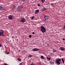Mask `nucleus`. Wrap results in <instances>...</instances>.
Listing matches in <instances>:
<instances>
[{
    "label": "nucleus",
    "mask_w": 65,
    "mask_h": 65,
    "mask_svg": "<svg viewBox=\"0 0 65 65\" xmlns=\"http://www.w3.org/2000/svg\"><path fill=\"white\" fill-rule=\"evenodd\" d=\"M41 30L42 33H45L46 32L45 28L42 26L41 27Z\"/></svg>",
    "instance_id": "nucleus-1"
},
{
    "label": "nucleus",
    "mask_w": 65,
    "mask_h": 65,
    "mask_svg": "<svg viewBox=\"0 0 65 65\" xmlns=\"http://www.w3.org/2000/svg\"><path fill=\"white\" fill-rule=\"evenodd\" d=\"M61 61V59L60 58H58L55 61L57 65H60L61 64V62H60Z\"/></svg>",
    "instance_id": "nucleus-2"
},
{
    "label": "nucleus",
    "mask_w": 65,
    "mask_h": 65,
    "mask_svg": "<svg viewBox=\"0 0 65 65\" xmlns=\"http://www.w3.org/2000/svg\"><path fill=\"white\" fill-rule=\"evenodd\" d=\"M23 7V5L19 7L18 8V9L17 10V11H21V9H22V8Z\"/></svg>",
    "instance_id": "nucleus-3"
},
{
    "label": "nucleus",
    "mask_w": 65,
    "mask_h": 65,
    "mask_svg": "<svg viewBox=\"0 0 65 65\" xmlns=\"http://www.w3.org/2000/svg\"><path fill=\"white\" fill-rule=\"evenodd\" d=\"M20 22L23 23H24L26 22V20L24 18H22L20 20Z\"/></svg>",
    "instance_id": "nucleus-4"
},
{
    "label": "nucleus",
    "mask_w": 65,
    "mask_h": 65,
    "mask_svg": "<svg viewBox=\"0 0 65 65\" xmlns=\"http://www.w3.org/2000/svg\"><path fill=\"white\" fill-rule=\"evenodd\" d=\"M12 17H13L12 15H10L8 17V19H9V20H12V19H13Z\"/></svg>",
    "instance_id": "nucleus-5"
},
{
    "label": "nucleus",
    "mask_w": 65,
    "mask_h": 65,
    "mask_svg": "<svg viewBox=\"0 0 65 65\" xmlns=\"http://www.w3.org/2000/svg\"><path fill=\"white\" fill-rule=\"evenodd\" d=\"M43 16L45 19H46V20H47L48 19V16H47V15H45V14H44Z\"/></svg>",
    "instance_id": "nucleus-6"
},
{
    "label": "nucleus",
    "mask_w": 65,
    "mask_h": 65,
    "mask_svg": "<svg viewBox=\"0 0 65 65\" xmlns=\"http://www.w3.org/2000/svg\"><path fill=\"white\" fill-rule=\"evenodd\" d=\"M40 50V49L37 48H35L33 49L32 51L33 52H36V51H38V50Z\"/></svg>",
    "instance_id": "nucleus-7"
},
{
    "label": "nucleus",
    "mask_w": 65,
    "mask_h": 65,
    "mask_svg": "<svg viewBox=\"0 0 65 65\" xmlns=\"http://www.w3.org/2000/svg\"><path fill=\"white\" fill-rule=\"evenodd\" d=\"M2 32H0V36H3V30H1Z\"/></svg>",
    "instance_id": "nucleus-8"
},
{
    "label": "nucleus",
    "mask_w": 65,
    "mask_h": 65,
    "mask_svg": "<svg viewBox=\"0 0 65 65\" xmlns=\"http://www.w3.org/2000/svg\"><path fill=\"white\" fill-rule=\"evenodd\" d=\"M61 51H64L65 50V48L63 47H60Z\"/></svg>",
    "instance_id": "nucleus-9"
},
{
    "label": "nucleus",
    "mask_w": 65,
    "mask_h": 65,
    "mask_svg": "<svg viewBox=\"0 0 65 65\" xmlns=\"http://www.w3.org/2000/svg\"><path fill=\"white\" fill-rule=\"evenodd\" d=\"M39 12V11L38 10H37L35 11V14H38Z\"/></svg>",
    "instance_id": "nucleus-10"
},
{
    "label": "nucleus",
    "mask_w": 65,
    "mask_h": 65,
    "mask_svg": "<svg viewBox=\"0 0 65 65\" xmlns=\"http://www.w3.org/2000/svg\"><path fill=\"white\" fill-rule=\"evenodd\" d=\"M46 9L45 8H42L41 9V10L42 11H44V10H45Z\"/></svg>",
    "instance_id": "nucleus-11"
},
{
    "label": "nucleus",
    "mask_w": 65,
    "mask_h": 65,
    "mask_svg": "<svg viewBox=\"0 0 65 65\" xmlns=\"http://www.w3.org/2000/svg\"><path fill=\"white\" fill-rule=\"evenodd\" d=\"M45 23H46L47 22V19H45V20L44 21H43Z\"/></svg>",
    "instance_id": "nucleus-12"
},
{
    "label": "nucleus",
    "mask_w": 65,
    "mask_h": 65,
    "mask_svg": "<svg viewBox=\"0 0 65 65\" xmlns=\"http://www.w3.org/2000/svg\"><path fill=\"white\" fill-rule=\"evenodd\" d=\"M41 57L42 59H44V57L43 56H41Z\"/></svg>",
    "instance_id": "nucleus-13"
},
{
    "label": "nucleus",
    "mask_w": 65,
    "mask_h": 65,
    "mask_svg": "<svg viewBox=\"0 0 65 65\" xmlns=\"http://www.w3.org/2000/svg\"><path fill=\"white\" fill-rule=\"evenodd\" d=\"M5 53L6 54H8V55L9 54V52H5Z\"/></svg>",
    "instance_id": "nucleus-14"
},
{
    "label": "nucleus",
    "mask_w": 65,
    "mask_h": 65,
    "mask_svg": "<svg viewBox=\"0 0 65 65\" xmlns=\"http://www.w3.org/2000/svg\"><path fill=\"white\" fill-rule=\"evenodd\" d=\"M61 60L62 62V63H63V64H64V59L62 58H61Z\"/></svg>",
    "instance_id": "nucleus-15"
},
{
    "label": "nucleus",
    "mask_w": 65,
    "mask_h": 65,
    "mask_svg": "<svg viewBox=\"0 0 65 65\" xmlns=\"http://www.w3.org/2000/svg\"><path fill=\"white\" fill-rule=\"evenodd\" d=\"M32 55H28V57L29 58H31V57H32Z\"/></svg>",
    "instance_id": "nucleus-16"
},
{
    "label": "nucleus",
    "mask_w": 65,
    "mask_h": 65,
    "mask_svg": "<svg viewBox=\"0 0 65 65\" xmlns=\"http://www.w3.org/2000/svg\"><path fill=\"white\" fill-rule=\"evenodd\" d=\"M47 60H48V61H50V60H51V58H48V57H47Z\"/></svg>",
    "instance_id": "nucleus-17"
},
{
    "label": "nucleus",
    "mask_w": 65,
    "mask_h": 65,
    "mask_svg": "<svg viewBox=\"0 0 65 65\" xmlns=\"http://www.w3.org/2000/svg\"><path fill=\"white\" fill-rule=\"evenodd\" d=\"M47 47H50V45L49 44H47Z\"/></svg>",
    "instance_id": "nucleus-18"
},
{
    "label": "nucleus",
    "mask_w": 65,
    "mask_h": 65,
    "mask_svg": "<svg viewBox=\"0 0 65 65\" xmlns=\"http://www.w3.org/2000/svg\"><path fill=\"white\" fill-rule=\"evenodd\" d=\"M45 0H41V1L43 3H44L45 2Z\"/></svg>",
    "instance_id": "nucleus-19"
},
{
    "label": "nucleus",
    "mask_w": 65,
    "mask_h": 65,
    "mask_svg": "<svg viewBox=\"0 0 65 65\" xmlns=\"http://www.w3.org/2000/svg\"><path fill=\"white\" fill-rule=\"evenodd\" d=\"M50 62V64H51V65H53V64H54V63L52 62Z\"/></svg>",
    "instance_id": "nucleus-20"
},
{
    "label": "nucleus",
    "mask_w": 65,
    "mask_h": 65,
    "mask_svg": "<svg viewBox=\"0 0 65 65\" xmlns=\"http://www.w3.org/2000/svg\"><path fill=\"white\" fill-rule=\"evenodd\" d=\"M34 17L33 16L31 18V19L32 20H33L34 19Z\"/></svg>",
    "instance_id": "nucleus-21"
},
{
    "label": "nucleus",
    "mask_w": 65,
    "mask_h": 65,
    "mask_svg": "<svg viewBox=\"0 0 65 65\" xmlns=\"http://www.w3.org/2000/svg\"><path fill=\"white\" fill-rule=\"evenodd\" d=\"M18 61H20V62H21V59H20V58H18Z\"/></svg>",
    "instance_id": "nucleus-22"
},
{
    "label": "nucleus",
    "mask_w": 65,
    "mask_h": 65,
    "mask_svg": "<svg viewBox=\"0 0 65 65\" xmlns=\"http://www.w3.org/2000/svg\"><path fill=\"white\" fill-rule=\"evenodd\" d=\"M50 55L51 56H54V54L53 53L50 54Z\"/></svg>",
    "instance_id": "nucleus-23"
},
{
    "label": "nucleus",
    "mask_w": 65,
    "mask_h": 65,
    "mask_svg": "<svg viewBox=\"0 0 65 65\" xmlns=\"http://www.w3.org/2000/svg\"><path fill=\"white\" fill-rule=\"evenodd\" d=\"M13 9H15V7H16V6L15 5H14L13 6Z\"/></svg>",
    "instance_id": "nucleus-24"
},
{
    "label": "nucleus",
    "mask_w": 65,
    "mask_h": 65,
    "mask_svg": "<svg viewBox=\"0 0 65 65\" xmlns=\"http://www.w3.org/2000/svg\"><path fill=\"white\" fill-rule=\"evenodd\" d=\"M29 38H31L32 37V35H30L29 36Z\"/></svg>",
    "instance_id": "nucleus-25"
},
{
    "label": "nucleus",
    "mask_w": 65,
    "mask_h": 65,
    "mask_svg": "<svg viewBox=\"0 0 65 65\" xmlns=\"http://www.w3.org/2000/svg\"><path fill=\"white\" fill-rule=\"evenodd\" d=\"M53 52H56V51L55 50H53Z\"/></svg>",
    "instance_id": "nucleus-26"
},
{
    "label": "nucleus",
    "mask_w": 65,
    "mask_h": 65,
    "mask_svg": "<svg viewBox=\"0 0 65 65\" xmlns=\"http://www.w3.org/2000/svg\"><path fill=\"white\" fill-rule=\"evenodd\" d=\"M0 10H3V8H2L1 9H0Z\"/></svg>",
    "instance_id": "nucleus-27"
},
{
    "label": "nucleus",
    "mask_w": 65,
    "mask_h": 65,
    "mask_svg": "<svg viewBox=\"0 0 65 65\" xmlns=\"http://www.w3.org/2000/svg\"><path fill=\"white\" fill-rule=\"evenodd\" d=\"M38 6H40V5L38 4Z\"/></svg>",
    "instance_id": "nucleus-28"
},
{
    "label": "nucleus",
    "mask_w": 65,
    "mask_h": 65,
    "mask_svg": "<svg viewBox=\"0 0 65 65\" xmlns=\"http://www.w3.org/2000/svg\"><path fill=\"white\" fill-rule=\"evenodd\" d=\"M2 45L1 44H0V47H2Z\"/></svg>",
    "instance_id": "nucleus-29"
},
{
    "label": "nucleus",
    "mask_w": 65,
    "mask_h": 65,
    "mask_svg": "<svg viewBox=\"0 0 65 65\" xmlns=\"http://www.w3.org/2000/svg\"><path fill=\"white\" fill-rule=\"evenodd\" d=\"M3 8V7H2V6H0V9H1V8Z\"/></svg>",
    "instance_id": "nucleus-30"
},
{
    "label": "nucleus",
    "mask_w": 65,
    "mask_h": 65,
    "mask_svg": "<svg viewBox=\"0 0 65 65\" xmlns=\"http://www.w3.org/2000/svg\"><path fill=\"white\" fill-rule=\"evenodd\" d=\"M32 34H35V32H33L32 33Z\"/></svg>",
    "instance_id": "nucleus-31"
},
{
    "label": "nucleus",
    "mask_w": 65,
    "mask_h": 65,
    "mask_svg": "<svg viewBox=\"0 0 65 65\" xmlns=\"http://www.w3.org/2000/svg\"><path fill=\"white\" fill-rule=\"evenodd\" d=\"M63 29H65V25H64V27L63 28Z\"/></svg>",
    "instance_id": "nucleus-32"
},
{
    "label": "nucleus",
    "mask_w": 65,
    "mask_h": 65,
    "mask_svg": "<svg viewBox=\"0 0 65 65\" xmlns=\"http://www.w3.org/2000/svg\"><path fill=\"white\" fill-rule=\"evenodd\" d=\"M22 63H20L19 65H22Z\"/></svg>",
    "instance_id": "nucleus-33"
},
{
    "label": "nucleus",
    "mask_w": 65,
    "mask_h": 65,
    "mask_svg": "<svg viewBox=\"0 0 65 65\" xmlns=\"http://www.w3.org/2000/svg\"><path fill=\"white\" fill-rule=\"evenodd\" d=\"M3 10H5V9H3Z\"/></svg>",
    "instance_id": "nucleus-34"
},
{
    "label": "nucleus",
    "mask_w": 65,
    "mask_h": 65,
    "mask_svg": "<svg viewBox=\"0 0 65 65\" xmlns=\"http://www.w3.org/2000/svg\"><path fill=\"white\" fill-rule=\"evenodd\" d=\"M21 1H25V0H21Z\"/></svg>",
    "instance_id": "nucleus-35"
},
{
    "label": "nucleus",
    "mask_w": 65,
    "mask_h": 65,
    "mask_svg": "<svg viewBox=\"0 0 65 65\" xmlns=\"http://www.w3.org/2000/svg\"><path fill=\"white\" fill-rule=\"evenodd\" d=\"M65 40V38H63V40Z\"/></svg>",
    "instance_id": "nucleus-36"
},
{
    "label": "nucleus",
    "mask_w": 65,
    "mask_h": 65,
    "mask_svg": "<svg viewBox=\"0 0 65 65\" xmlns=\"http://www.w3.org/2000/svg\"><path fill=\"white\" fill-rule=\"evenodd\" d=\"M5 65H7V64H6V63H5Z\"/></svg>",
    "instance_id": "nucleus-37"
},
{
    "label": "nucleus",
    "mask_w": 65,
    "mask_h": 65,
    "mask_svg": "<svg viewBox=\"0 0 65 65\" xmlns=\"http://www.w3.org/2000/svg\"><path fill=\"white\" fill-rule=\"evenodd\" d=\"M52 1H56V0H52Z\"/></svg>",
    "instance_id": "nucleus-38"
},
{
    "label": "nucleus",
    "mask_w": 65,
    "mask_h": 65,
    "mask_svg": "<svg viewBox=\"0 0 65 65\" xmlns=\"http://www.w3.org/2000/svg\"><path fill=\"white\" fill-rule=\"evenodd\" d=\"M51 4L52 5H54V4Z\"/></svg>",
    "instance_id": "nucleus-39"
},
{
    "label": "nucleus",
    "mask_w": 65,
    "mask_h": 65,
    "mask_svg": "<svg viewBox=\"0 0 65 65\" xmlns=\"http://www.w3.org/2000/svg\"><path fill=\"white\" fill-rule=\"evenodd\" d=\"M27 0H25V1H26Z\"/></svg>",
    "instance_id": "nucleus-40"
},
{
    "label": "nucleus",
    "mask_w": 65,
    "mask_h": 65,
    "mask_svg": "<svg viewBox=\"0 0 65 65\" xmlns=\"http://www.w3.org/2000/svg\"><path fill=\"white\" fill-rule=\"evenodd\" d=\"M64 43L65 44V42H64Z\"/></svg>",
    "instance_id": "nucleus-41"
}]
</instances>
